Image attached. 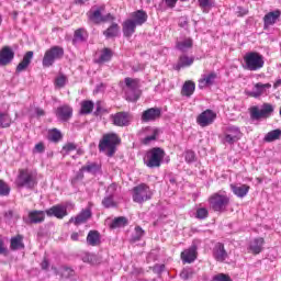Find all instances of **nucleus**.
<instances>
[{"mask_svg":"<svg viewBox=\"0 0 281 281\" xmlns=\"http://www.w3.org/2000/svg\"><path fill=\"white\" fill-rule=\"evenodd\" d=\"M15 184L18 188L34 190L38 186V171L29 168L20 169Z\"/></svg>","mask_w":281,"mask_h":281,"instance_id":"obj_1","label":"nucleus"},{"mask_svg":"<svg viewBox=\"0 0 281 281\" xmlns=\"http://www.w3.org/2000/svg\"><path fill=\"white\" fill-rule=\"evenodd\" d=\"M120 142L121 139L120 136H117V134H105L99 143V150L100 153H104V150H106L108 157H113V155H115V150Z\"/></svg>","mask_w":281,"mask_h":281,"instance_id":"obj_2","label":"nucleus"},{"mask_svg":"<svg viewBox=\"0 0 281 281\" xmlns=\"http://www.w3.org/2000/svg\"><path fill=\"white\" fill-rule=\"evenodd\" d=\"M120 142L121 139L120 136H117V134H105L99 143V150L100 153H104V150H106L108 157H113V155H115V150Z\"/></svg>","mask_w":281,"mask_h":281,"instance_id":"obj_3","label":"nucleus"},{"mask_svg":"<svg viewBox=\"0 0 281 281\" xmlns=\"http://www.w3.org/2000/svg\"><path fill=\"white\" fill-rule=\"evenodd\" d=\"M164 157H166V151L159 147H154L146 153L144 164L147 168H159L161 161H164Z\"/></svg>","mask_w":281,"mask_h":281,"instance_id":"obj_4","label":"nucleus"},{"mask_svg":"<svg viewBox=\"0 0 281 281\" xmlns=\"http://www.w3.org/2000/svg\"><path fill=\"white\" fill-rule=\"evenodd\" d=\"M245 66L244 69L248 71H258L265 67V57L260 53L250 52L244 56Z\"/></svg>","mask_w":281,"mask_h":281,"instance_id":"obj_5","label":"nucleus"},{"mask_svg":"<svg viewBox=\"0 0 281 281\" xmlns=\"http://www.w3.org/2000/svg\"><path fill=\"white\" fill-rule=\"evenodd\" d=\"M104 10H106V5H94L91 10L87 13L89 21L99 25V23H106V21H113V15L111 13L104 14Z\"/></svg>","mask_w":281,"mask_h":281,"instance_id":"obj_6","label":"nucleus"},{"mask_svg":"<svg viewBox=\"0 0 281 281\" xmlns=\"http://www.w3.org/2000/svg\"><path fill=\"white\" fill-rule=\"evenodd\" d=\"M65 56V48L61 46H53L44 54L42 65L43 67H52L56 60H60Z\"/></svg>","mask_w":281,"mask_h":281,"instance_id":"obj_7","label":"nucleus"},{"mask_svg":"<svg viewBox=\"0 0 281 281\" xmlns=\"http://www.w3.org/2000/svg\"><path fill=\"white\" fill-rule=\"evenodd\" d=\"M209 203L214 212H225L229 205V196L221 193H215L209 199Z\"/></svg>","mask_w":281,"mask_h":281,"instance_id":"obj_8","label":"nucleus"},{"mask_svg":"<svg viewBox=\"0 0 281 281\" xmlns=\"http://www.w3.org/2000/svg\"><path fill=\"white\" fill-rule=\"evenodd\" d=\"M151 196L153 192H150V188L146 184H139L133 189L134 203H144V201H149Z\"/></svg>","mask_w":281,"mask_h":281,"instance_id":"obj_9","label":"nucleus"},{"mask_svg":"<svg viewBox=\"0 0 281 281\" xmlns=\"http://www.w3.org/2000/svg\"><path fill=\"white\" fill-rule=\"evenodd\" d=\"M271 113H273V105L271 103H263L261 109L258 106H252L250 109L251 120H262L265 117H271Z\"/></svg>","mask_w":281,"mask_h":281,"instance_id":"obj_10","label":"nucleus"},{"mask_svg":"<svg viewBox=\"0 0 281 281\" xmlns=\"http://www.w3.org/2000/svg\"><path fill=\"white\" fill-rule=\"evenodd\" d=\"M240 137H243V133H240V128L236 126H228L224 132V137L222 142L223 144H229L232 146V144H236V142H238Z\"/></svg>","mask_w":281,"mask_h":281,"instance_id":"obj_11","label":"nucleus"},{"mask_svg":"<svg viewBox=\"0 0 281 281\" xmlns=\"http://www.w3.org/2000/svg\"><path fill=\"white\" fill-rule=\"evenodd\" d=\"M215 120L216 113H214L212 110H205L198 116L196 122L200 126L205 127L210 126V124H214Z\"/></svg>","mask_w":281,"mask_h":281,"instance_id":"obj_12","label":"nucleus"},{"mask_svg":"<svg viewBox=\"0 0 281 281\" xmlns=\"http://www.w3.org/2000/svg\"><path fill=\"white\" fill-rule=\"evenodd\" d=\"M271 89V83L257 82L254 85L252 90L248 92L250 98H260L261 95H267Z\"/></svg>","mask_w":281,"mask_h":281,"instance_id":"obj_13","label":"nucleus"},{"mask_svg":"<svg viewBox=\"0 0 281 281\" xmlns=\"http://www.w3.org/2000/svg\"><path fill=\"white\" fill-rule=\"evenodd\" d=\"M46 211H30L27 218L23 217V221L26 223H31L32 225H38L45 221Z\"/></svg>","mask_w":281,"mask_h":281,"instance_id":"obj_14","label":"nucleus"},{"mask_svg":"<svg viewBox=\"0 0 281 281\" xmlns=\"http://www.w3.org/2000/svg\"><path fill=\"white\" fill-rule=\"evenodd\" d=\"M14 60V50L10 46H4L0 50V66L5 67Z\"/></svg>","mask_w":281,"mask_h":281,"instance_id":"obj_15","label":"nucleus"},{"mask_svg":"<svg viewBox=\"0 0 281 281\" xmlns=\"http://www.w3.org/2000/svg\"><path fill=\"white\" fill-rule=\"evenodd\" d=\"M161 117V109L159 108H150L143 112L142 122H155V120H159Z\"/></svg>","mask_w":281,"mask_h":281,"instance_id":"obj_16","label":"nucleus"},{"mask_svg":"<svg viewBox=\"0 0 281 281\" xmlns=\"http://www.w3.org/2000/svg\"><path fill=\"white\" fill-rule=\"evenodd\" d=\"M114 126H128L131 117L128 112H117L111 116Z\"/></svg>","mask_w":281,"mask_h":281,"instance_id":"obj_17","label":"nucleus"},{"mask_svg":"<svg viewBox=\"0 0 281 281\" xmlns=\"http://www.w3.org/2000/svg\"><path fill=\"white\" fill-rule=\"evenodd\" d=\"M143 135L145 137L143 138V144L148 146L151 142H155L157 137H159V128L157 127H145L143 130Z\"/></svg>","mask_w":281,"mask_h":281,"instance_id":"obj_18","label":"nucleus"},{"mask_svg":"<svg viewBox=\"0 0 281 281\" xmlns=\"http://www.w3.org/2000/svg\"><path fill=\"white\" fill-rule=\"evenodd\" d=\"M47 216H55V218L63 220L67 216V206L57 204L52 206L50 209L46 210Z\"/></svg>","mask_w":281,"mask_h":281,"instance_id":"obj_19","label":"nucleus"},{"mask_svg":"<svg viewBox=\"0 0 281 281\" xmlns=\"http://www.w3.org/2000/svg\"><path fill=\"white\" fill-rule=\"evenodd\" d=\"M92 213L90 209L82 210L76 217H71L68 223H74V225H82L91 218Z\"/></svg>","mask_w":281,"mask_h":281,"instance_id":"obj_20","label":"nucleus"},{"mask_svg":"<svg viewBox=\"0 0 281 281\" xmlns=\"http://www.w3.org/2000/svg\"><path fill=\"white\" fill-rule=\"evenodd\" d=\"M216 78H217L216 72L202 75V78L199 80V85H198L199 89H205V87H212Z\"/></svg>","mask_w":281,"mask_h":281,"instance_id":"obj_21","label":"nucleus"},{"mask_svg":"<svg viewBox=\"0 0 281 281\" xmlns=\"http://www.w3.org/2000/svg\"><path fill=\"white\" fill-rule=\"evenodd\" d=\"M231 190L238 199H245L249 194L250 187L247 184H231Z\"/></svg>","mask_w":281,"mask_h":281,"instance_id":"obj_22","label":"nucleus"},{"mask_svg":"<svg viewBox=\"0 0 281 281\" xmlns=\"http://www.w3.org/2000/svg\"><path fill=\"white\" fill-rule=\"evenodd\" d=\"M52 271H54L55 276H60L61 278L66 279L74 278V276H76V271L67 266L60 267L59 270L53 266Z\"/></svg>","mask_w":281,"mask_h":281,"instance_id":"obj_23","label":"nucleus"},{"mask_svg":"<svg viewBox=\"0 0 281 281\" xmlns=\"http://www.w3.org/2000/svg\"><path fill=\"white\" fill-rule=\"evenodd\" d=\"M56 115L61 122H67V120L71 119V115H74V110L68 105H61L57 108Z\"/></svg>","mask_w":281,"mask_h":281,"instance_id":"obj_24","label":"nucleus"},{"mask_svg":"<svg viewBox=\"0 0 281 281\" xmlns=\"http://www.w3.org/2000/svg\"><path fill=\"white\" fill-rule=\"evenodd\" d=\"M32 58H34V52L32 50L26 52L25 55L23 56L22 61L16 66L15 71L18 74H21V71H25V69L30 67V64L32 63Z\"/></svg>","mask_w":281,"mask_h":281,"instance_id":"obj_25","label":"nucleus"},{"mask_svg":"<svg viewBox=\"0 0 281 281\" xmlns=\"http://www.w3.org/2000/svg\"><path fill=\"white\" fill-rule=\"evenodd\" d=\"M181 260L183 262H187L188 265H191V262H194L196 260V247L192 246L191 248L182 251Z\"/></svg>","mask_w":281,"mask_h":281,"instance_id":"obj_26","label":"nucleus"},{"mask_svg":"<svg viewBox=\"0 0 281 281\" xmlns=\"http://www.w3.org/2000/svg\"><path fill=\"white\" fill-rule=\"evenodd\" d=\"M213 256L217 262H224L227 259V251L223 244H217L213 249Z\"/></svg>","mask_w":281,"mask_h":281,"instance_id":"obj_27","label":"nucleus"},{"mask_svg":"<svg viewBox=\"0 0 281 281\" xmlns=\"http://www.w3.org/2000/svg\"><path fill=\"white\" fill-rule=\"evenodd\" d=\"M280 10H276L272 12H269L263 16V24L265 27H270V25H276V22L280 19Z\"/></svg>","mask_w":281,"mask_h":281,"instance_id":"obj_28","label":"nucleus"},{"mask_svg":"<svg viewBox=\"0 0 281 281\" xmlns=\"http://www.w3.org/2000/svg\"><path fill=\"white\" fill-rule=\"evenodd\" d=\"M132 21L136 25H144L146 21H148V14L144 10H138L132 13Z\"/></svg>","mask_w":281,"mask_h":281,"instance_id":"obj_29","label":"nucleus"},{"mask_svg":"<svg viewBox=\"0 0 281 281\" xmlns=\"http://www.w3.org/2000/svg\"><path fill=\"white\" fill-rule=\"evenodd\" d=\"M263 245H265V239L262 237L255 238L249 244V251H251V254L258 255L262 251Z\"/></svg>","mask_w":281,"mask_h":281,"instance_id":"obj_30","label":"nucleus"},{"mask_svg":"<svg viewBox=\"0 0 281 281\" xmlns=\"http://www.w3.org/2000/svg\"><path fill=\"white\" fill-rule=\"evenodd\" d=\"M137 27V24L133 22V20H127L123 23V34L126 37L133 36L135 34V29Z\"/></svg>","mask_w":281,"mask_h":281,"instance_id":"obj_31","label":"nucleus"},{"mask_svg":"<svg viewBox=\"0 0 281 281\" xmlns=\"http://www.w3.org/2000/svg\"><path fill=\"white\" fill-rule=\"evenodd\" d=\"M196 85L193 81H186L182 86L181 93L186 98H190L194 93Z\"/></svg>","mask_w":281,"mask_h":281,"instance_id":"obj_32","label":"nucleus"},{"mask_svg":"<svg viewBox=\"0 0 281 281\" xmlns=\"http://www.w3.org/2000/svg\"><path fill=\"white\" fill-rule=\"evenodd\" d=\"M87 243L91 247H97V245H100V233L98 231H90L87 236Z\"/></svg>","mask_w":281,"mask_h":281,"instance_id":"obj_33","label":"nucleus"},{"mask_svg":"<svg viewBox=\"0 0 281 281\" xmlns=\"http://www.w3.org/2000/svg\"><path fill=\"white\" fill-rule=\"evenodd\" d=\"M125 93V100H127V102H137L139 100V95L142 94L139 92V88H135L132 90H124Z\"/></svg>","mask_w":281,"mask_h":281,"instance_id":"obj_34","label":"nucleus"},{"mask_svg":"<svg viewBox=\"0 0 281 281\" xmlns=\"http://www.w3.org/2000/svg\"><path fill=\"white\" fill-rule=\"evenodd\" d=\"M100 165L98 162H87L85 166L81 167V170L88 172L89 175H98L100 172Z\"/></svg>","mask_w":281,"mask_h":281,"instance_id":"obj_35","label":"nucleus"},{"mask_svg":"<svg viewBox=\"0 0 281 281\" xmlns=\"http://www.w3.org/2000/svg\"><path fill=\"white\" fill-rule=\"evenodd\" d=\"M192 38H184L182 41L177 42L176 47L179 52H187L188 49H192Z\"/></svg>","mask_w":281,"mask_h":281,"instance_id":"obj_36","label":"nucleus"},{"mask_svg":"<svg viewBox=\"0 0 281 281\" xmlns=\"http://www.w3.org/2000/svg\"><path fill=\"white\" fill-rule=\"evenodd\" d=\"M194 63V57H189L188 55H182L179 58V63L176 69H181L182 67H190Z\"/></svg>","mask_w":281,"mask_h":281,"instance_id":"obj_37","label":"nucleus"},{"mask_svg":"<svg viewBox=\"0 0 281 281\" xmlns=\"http://www.w3.org/2000/svg\"><path fill=\"white\" fill-rule=\"evenodd\" d=\"M126 225H128V220L124 216H120L112 221L110 227L112 229H117L120 227H126Z\"/></svg>","mask_w":281,"mask_h":281,"instance_id":"obj_38","label":"nucleus"},{"mask_svg":"<svg viewBox=\"0 0 281 281\" xmlns=\"http://www.w3.org/2000/svg\"><path fill=\"white\" fill-rule=\"evenodd\" d=\"M125 87L123 88V91L132 90V89H139V80L133 79L131 77H126L124 79Z\"/></svg>","mask_w":281,"mask_h":281,"instance_id":"obj_39","label":"nucleus"},{"mask_svg":"<svg viewBox=\"0 0 281 281\" xmlns=\"http://www.w3.org/2000/svg\"><path fill=\"white\" fill-rule=\"evenodd\" d=\"M111 58H113V50H111V48H103L101 50V55L98 59V63L99 64L109 63V60H111Z\"/></svg>","mask_w":281,"mask_h":281,"instance_id":"obj_40","label":"nucleus"},{"mask_svg":"<svg viewBox=\"0 0 281 281\" xmlns=\"http://www.w3.org/2000/svg\"><path fill=\"white\" fill-rule=\"evenodd\" d=\"M93 106H94L93 101H89V100L82 101L81 109H80L81 115H89L90 113H92Z\"/></svg>","mask_w":281,"mask_h":281,"instance_id":"obj_41","label":"nucleus"},{"mask_svg":"<svg viewBox=\"0 0 281 281\" xmlns=\"http://www.w3.org/2000/svg\"><path fill=\"white\" fill-rule=\"evenodd\" d=\"M281 137V130H273L266 134L263 140L271 143L276 142V139H280Z\"/></svg>","mask_w":281,"mask_h":281,"instance_id":"obj_42","label":"nucleus"},{"mask_svg":"<svg viewBox=\"0 0 281 281\" xmlns=\"http://www.w3.org/2000/svg\"><path fill=\"white\" fill-rule=\"evenodd\" d=\"M23 247L25 246L23 245V237L21 235L11 238V249H23Z\"/></svg>","mask_w":281,"mask_h":281,"instance_id":"obj_43","label":"nucleus"},{"mask_svg":"<svg viewBox=\"0 0 281 281\" xmlns=\"http://www.w3.org/2000/svg\"><path fill=\"white\" fill-rule=\"evenodd\" d=\"M120 32V26L115 23H113L106 31L103 32L104 36L106 38H113L117 35Z\"/></svg>","mask_w":281,"mask_h":281,"instance_id":"obj_44","label":"nucleus"},{"mask_svg":"<svg viewBox=\"0 0 281 281\" xmlns=\"http://www.w3.org/2000/svg\"><path fill=\"white\" fill-rule=\"evenodd\" d=\"M12 124V119L8 113L0 112V126L1 128H8Z\"/></svg>","mask_w":281,"mask_h":281,"instance_id":"obj_45","label":"nucleus"},{"mask_svg":"<svg viewBox=\"0 0 281 281\" xmlns=\"http://www.w3.org/2000/svg\"><path fill=\"white\" fill-rule=\"evenodd\" d=\"M145 232L142 229L140 226H136L134 229V234L132 235V240L137 243V240H142L144 237Z\"/></svg>","mask_w":281,"mask_h":281,"instance_id":"obj_46","label":"nucleus"},{"mask_svg":"<svg viewBox=\"0 0 281 281\" xmlns=\"http://www.w3.org/2000/svg\"><path fill=\"white\" fill-rule=\"evenodd\" d=\"M85 41V30L78 29L75 31L72 43H82Z\"/></svg>","mask_w":281,"mask_h":281,"instance_id":"obj_47","label":"nucleus"},{"mask_svg":"<svg viewBox=\"0 0 281 281\" xmlns=\"http://www.w3.org/2000/svg\"><path fill=\"white\" fill-rule=\"evenodd\" d=\"M209 214L210 213L207 212V209L200 207L195 212V218H199L200 221H205V218H207Z\"/></svg>","mask_w":281,"mask_h":281,"instance_id":"obj_48","label":"nucleus"},{"mask_svg":"<svg viewBox=\"0 0 281 281\" xmlns=\"http://www.w3.org/2000/svg\"><path fill=\"white\" fill-rule=\"evenodd\" d=\"M10 194V186L5 181L0 180V196H8Z\"/></svg>","mask_w":281,"mask_h":281,"instance_id":"obj_49","label":"nucleus"},{"mask_svg":"<svg viewBox=\"0 0 281 281\" xmlns=\"http://www.w3.org/2000/svg\"><path fill=\"white\" fill-rule=\"evenodd\" d=\"M102 205L103 207H115V201L113 200V195H106L103 200H102Z\"/></svg>","mask_w":281,"mask_h":281,"instance_id":"obj_50","label":"nucleus"},{"mask_svg":"<svg viewBox=\"0 0 281 281\" xmlns=\"http://www.w3.org/2000/svg\"><path fill=\"white\" fill-rule=\"evenodd\" d=\"M60 139H63V134H60V131L53 130L52 133L49 134V140L50 142H60Z\"/></svg>","mask_w":281,"mask_h":281,"instance_id":"obj_51","label":"nucleus"},{"mask_svg":"<svg viewBox=\"0 0 281 281\" xmlns=\"http://www.w3.org/2000/svg\"><path fill=\"white\" fill-rule=\"evenodd\" d=\"M76 148H78V147L76 146V144H74V143H68V144H66V145L63 147L61 153H63V155H68V154H70L71 151L76 150Z\"/></svg>","mask_w":281,"mask_h":281,"instance_id":"obj_52","label":"nucleus"},{"mask_svg":"<svg viewBox=\"0 0 281 281\" xmlns=\"http://www.w3.org/2000/svg\"><path fill=\"white\" fill-rule=\"evenodd\" d=\"M67 85V78L65 76H59L55 80V86L58 87L59 89H63Z\"/></svg>","mask_w":281,"mask_h":281,"instance_id":"obj_53","label":"nucleus"},{"mask_svg":"<svg viewBox=\"0 0 281 281\" xmlns=\"http://www.w3.org/2000/svg\"><path fill=\"white\" fill-rule=\"evenodd\" d=\"M116 190H117V184L116 183L110 184L106 189V195L108 196H113L115 194Z\"/></svg>","mask_w":281,"mask_h":281,"instance_id":"obj_54","label":"nucleus"},{"mask_svg":"<svg viewBox=\"0 0 281 281\" xmlns=\"http://www.w3.org/2000/svg\"><path fill=\"white\" fill-rule=\"evenodd\" d=\"M188 23H189L188 16L179 18L178 25L180 27H184V30H188Z\"/></svg>","mask_w":281,"mask_h":281,"instance_id":"obj_55","label":"nucleus"},{"mask_svg":"<svg viewBox=\"0 0 281 281\" xmlns=\"http://www.w3.org/2000/svg\"><path fill=\"white\" fill-rule=\"evenodd\" d=\"M180 278H182V280H190V278H192V271L188 269L182 270Z\"/></svg>","mask_w":281,"mask_h":281,"instance_id":"obj_56","label":"nucleus"},{"mask_svg":"<svg viewBox=\"0 0 281 281\" xmlns=\"http://www.w3.org/2000/svg\"><path fill=\"white\" fill-rule=\"evenodd\" d=\"M184 159L188 164H192V161H194V151L192 150L186 151Z\"/></svg>","mask_w":281,"mask_h":281,"instance_id":"obj_57","label":"nucleus"},{"mask_svg":"<svg viewBox=\"0 0 281 281\" xmlns=\"http://www.w3.org/2000/svg\"><path fill=\"white\" fill-rule=\"evenodd\" d=\"M33 153H45V145L43 143L36 144Z\"/></svg>","mask_w":281,"mask_h":281,"instance_id":"obj_58","label":"nucleus"},{"mask_svg":"<svg viewBox=\"0 0 281 281\" xmlns=\"http://www.w3.org/2000/svg\"><path fill=\"white\" fill-rule=\"evenodd\" d=\"M177 1L179 0H162V3H165V5L167 8H175L177 5Z\"/></svg>","mask_w":281,"mask_h":281,"instance_id":"obj_59","label":"nucleus"},{"mask_svg":"<svg viewBox=\"0 0 281 281\" xmlns=\"http://www.w3.org/2000/svg\"><path fill=\"white\" fill-rule=\"evenodd\" d=\"M41 268H42L44 271H47V269H49V260H47V258H44V260H43L42 263H41Z\"/></svg>","mask_w":281,"mask_h":281,"instance_id":"obj_60","label":"nucleus"},{"mask_svg":"<svg viewBox=\"0 0 281 281\" xmlns=\"http://www.w3.org/2000/svg\"><path fill=\"white\" fill-rule=\"evenodd\" d=\"M8 254V248H5V245L3 244V239H0V255Z\"/></svg>","mask_w":281,"mask_h":281,"instance_id":"obj_61","label":"nucleus"},{"mask_svg":"<svg viewBox=\"0 0 281 281\" xmlns=\"http://www.w3.org/2000/svg\"><path fill=\"white\" fill-rule=\"evenodd\" d=\"M236 12H237V16H245L249 11L238 7Z\"/></svg>","mask_w":281,"mask_h":281,"instance_id":"obj_62","label":"nucleus"},{"mask_svg":"<svg viewBox=\"0 0 281 281\" xmlns=\"http://www.w3.org/2000/svg\"><path fill=\"white\" fill-rule=\"evenodd\" d=\"M200 8H210V0H198Z\"/></svg>","mask_w":281,"mask_h":281,"instance_id":"obj_63","label":"nucleus"},{"mask_svg":"<svg viewBox=\"0 0 281 281\" xmlns=\"http://www.w3.org/2000/svg\"><path fill=\"white\" fill-rule=\"evenodd\" d=\"M76 179H77V180L85 179V170H82V167H81L80 170L77 172Z\"/></svg>","mask_w":281,"mask_h":281,"instance_id":"obj_64","label":"nucleus"}]
</instances>
